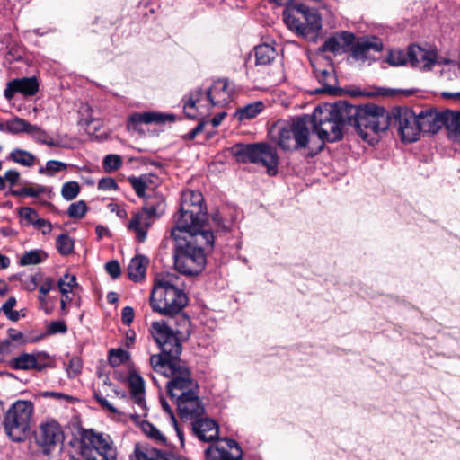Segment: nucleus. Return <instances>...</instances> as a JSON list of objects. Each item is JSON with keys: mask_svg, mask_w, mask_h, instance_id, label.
<instances>
[{"mask_svg": "<svg viewBox=\"0 0 460 460\" xmlns=\"http://www.w3.org/2000/svg\"><path fill=\"white\" fill-rule=\"evenodd\" d=\"M151 333L161 349L160 354L150 357L153 369L170 380L166 383L169 396L175 400L182 420L193 421L205 413V406L199 396V387L186 364L180 359L182 351L181 341L163 322H154Z\"/></svg>", "mask_w": 460, "mask_h": 460, "instance_id": "obj_1", "label": "nucleus"}, {"mask_svg": "<svg viewBox=\"0 0 460 460\" xmlns=\"http://www.w3.org/2000/svg\"><path fill=\"white\" fill-rule=\"evenodd\" d=\"M179 280L180 278L174 274L157 276L155 279L149 300L154 312L165 316L176 317L175 324L178 328L175 332L164 321L162 322L180 340L178 334H190V320L181 313L188 305V297L179 287Z\"/></svg>", "mask_w": 460, "mask_h": 460, "instance_id": "obj_2", "label": "nucleus"}, {"mask_svg": "<svg viewBox=\"0 0 460 460\" xmlns=\"http://www.w3.org/2000/svg\"><path fill=\"white\" fill-rule=\"evenodd\" d=\"M171 236L175 242L173 251L175 270L186 276L199 274L206 265L203 245L212 246L214 243L212 231L172 228Z\"/></svg>", "mask_w": 460, "mask_h": 460, "instance_id": "obj_3", "label": "nucleus"}, {"mask_svg": "<svg viewBox=\"0 0 460 460\" xmlns=\"http://www.w3.org/2000/svg\"><path fill=\"white\" fill-rule=\"evenodd\" d=\"M303 117L309 119V131L313 129L322 141L318 149L321 151L325 141L333 143L342 138L344 127L349 125L348 102L339 101L332 104L319 105L312 115Z\"/></svg>", "mask_w": 460, "mask_h": 460, "instance_id": "obj_4", "label": "nucleus"}, {"mask_svg": "<svg viewBox=\"0 0 460 460\" xmlns=\"http://www.w3.org/2000/svg\"><path fill=\"white\" fill-rule=\"evenodd\" d=\"M349 126H353L363 140L373 144L372 135H378L392 125L390 113L382 106L368 103L356 106L348 102Z\"/></svg>", "mask_w": 460, "mask_h": 460, "instance_id": "obj_5", "label": "nucleus"}, {"mask_svg": "<svg viewBox=\"0 0 460 460\" xmlns=\"http://www.w3.org/2000/svg\"><path fill=\"white\" fill-rule=\"evenodd\" d=\"M282 15L289 30L307 40H316L322 29V18L315 9L303 4H290Z\"/></svg>", "mask_w": 460, "mask_h": 460, "instance_id": "obj_6", "label": "nucleus"}, {"mask_svg": "<svg viewBox=\"0 0 460 460\" xmlns=\"http://www.w3.org/2000/svg\"><path fill=\"white\" fill-rule=\"evenodd\" d=\"M203 201L201 192L190 190L183 191L181 208L176 216V225L173 228L206 230L205 223L208 220V214Z\"/></svg>", "mask_w": 460, "mask_h": 460, "instance_id": "obj_7", "label": "nucleus"}, {"mask_svg": "<svg viewBox=\"0 0 460 460\" xmlns=\"http://www.w3.org/2000/svg\"><path fill=\"white\" fill-rule=\"evenodd\" d=\"M34 404L31 401L18 400L4 414V429L13 441L21 442L30 434L33 422Z\"/></svg>", "mask_w": 460, "mask_h": 460, "instance_id": "obj_8", "label": "nucleus"}, {"mask_svg": "<svg viewBox=\"0 0 460 460\" xmlns=\"http://www.w3.org/2000/svg\"><path fill=\"white\" fill-rule=\"evenodd\" d=\"M233 89L229 86L226 79H218L206 91L197 88L193 91L188 101L184 103L183 109L187 117L194 119L195 112L192 111L197 104L202 101H208L211 107H225L232 100Z\"/></svg>", "mask_w": 460, "mask_h": 460, "instance_id": "obj_9", "label": "nucleus"}, {"mask_svg": "<svg viewBox=\"0 0 460 460\" xmlns=\"http://www.w3.org/2000/svg\"><path fill=\"white\" fill-rule=\"evenodd\" d=\"M237 161L261 164L267 169L269 175L278 172L279 156L276 148L266 143L237 145L234 151Z\"/></svg>", "mask_w": 460, "mask_h": 460, "instance_id": "obj_10", "label": "nucleus"}, {"mask_svg": "<svg viewBox=\"0 0 460 460\" xmlns=\"http://www.w3.org/2000/svg\"><path fill=\"white\" fill-rule=\"evenodd\" d=\"M82 439V455L85 460H116L117 449L109 435L87 430Z\"/></svg>", "mask_w": 460, "mask_h": 460, "instance_id": "obj_11", "label": "nucleus"}, {"mask_svg": "<svg viewBox=\"0 0 460 460\" xmlns=\"http://www.w3.org/2000/svg\"><path fill=\"white\" fill-rule=\"evenodd\" d=\"M308 119L298 117L291 124L279 130L278 145L285 151L305 148L309 143L310 131Z\"/></svg>", "mask_w": 460, "mask_h": 460, "instance_id": "obj_12", "label": "nucleus"}, {"mask_svg": "<svg viewBox=\"0 0 460 460\" xmlns=\"http://www.w3.org/2000/svg\"><path fill=\"white\" fill-rule=\"evenodd\" d=\"M397 127L401 140L405 143L417 141L420 136V129L417 114L410 109H399L392 117V124Z\"/></svg>", "mask_w": 460, "mask_h": 460, "instance_id": "obj_13", "label": "nucleus"}, {"mask_svg": "<svg viewBox=\"0 0 460 460\" xmlns=\"http://www.w3.org/2000/svg\"><path fill=\"white\" fill-rule=\"evenodd\" d=\"M63 439L64 433L58 421L49 420L40 425L36 441L44 454H49Z\"/></svg>", "mask_w": 460, "mask_h": 460, "instance_id": "obj_14", "label": "nucleus"}, {"mask_svg": "<svg viewBox=\"0 0 460 460\" xmlns=\"http://www.w3.org/2000/svg\"><path fill=\"white\" fill-rule=\"evenodd\" d=\"M9 366L14 370L42 371L50 367V357L45 351L21 353L10 360Z\"/></svg>", "mask_w": 460, "mask_h": 460, "instance_id": "obj_15", "label": "nucleus"}, {"mask_svg": "<svg viewBox=\"0 0 460 460\" xmlns=\"http://www.w3.org/2000/svg\"><path fill=\"white\" fill-rule=\"evenodd\" d=\"M243 451L233 439H224L217 446H210L205 451L207 460H240Z\"/></svg>", "mask_w": 460, "mask_h": 460, "instance_id": "obj_16", "label": "nucleus"}, {"mask_svg": "<svg viewBox=\"0 0 460 460\" xmlns=\"http://www.w3.org/2000/svg\"><path fill=\"white\" fill-rule=\"evenodd\" d=\"M353 58L365 61L370 58V52H379L383 49L382 40L375 36L359 38L350 47Z\"/></svg>", "mask_w": 460, "mask_h": 460, "instance_id": "obj_17", "label": "nucleus"}, {"mask_svg": "<svg viewBox=\"0 0 460 460\" xmlns=\"http://www.w3.org/2000/svg\"><path fill=\"white\" fill-rule=\"evenodd\" d=\"M409 63L416 68L430 70L437 63V53L434 50H427L418 45L409 47Z\"/></svg>", "mask_w": 460, "mask_h": 460, "instance_id": "obj_18", "label": "nucleus"}, {"mask_svg": "<svg viewBox=\"0 0 460 460\" xmlns=\"http://www.w3.org/2000/svg\"><path fill=\"white\" fill-rule=\"evenodd\" d=\"M355 41V35L349 31H339L329 37L320 50L332 54L347 52Z\"/></svg>", "mask_w": 460, "mask_h": 460, "instance_id": "obj_19", "label": "nucleus"}, {"mask_svg": "<svg viewBox=\"0 0 460 460\" xmlns=\"http://www.w3.org/2000/svg\"><path fill=\"white\" fill-rule=\"evenodd\" d=\"M174 120L175 115L173 114H166L155 111L134 113L128 119V128L129 130H137V125L139 124H163L167 121L173 122Z\"/></svg>", "mask_w": 460, "mask_h": 460, "instance_id": "obj_20", "label": "nucleus"}, {"mask_svg": "<svg viewBox=\"0 0 460 460\" xmlns=\"http://www.w3.org/2000/svg\"><path fill=\"white\" fill-rule=\"evenodd\" d=\"M194 435L201 441H213L218 437V426L212 419L199 418L191 421Z\"/></svg>", "mask_w": 460, "mask_h": 460, "instance_id": "obj_21", "label": "nucleus"}, {"mask_svg": "<svg viewBox=\"0 0 460 460\" xmlns=\"http://www.w3.org/2000/svg\"><path fill=\"white\" fill-rule=\"evenodd\" d=\"M443 112H437L431 110L420 111L417 117L420 133L436 134L442 127Z\"/></svg>", "mask_w": 460, "mask_h": 460, "instance_id": "obj_22", "label": "nucleus"}, {"mask_svg": "<svg viewBox=\"0 0 460 460\" xmlns=\"http://www.w3.org/2000/svg\"><path fill=\"white\" fill-rule=\"evenodd\" d=\"M154 218L148 216L146 211H139L134 215L128 224V228L136 234L139 243H143L147 234V230L154 222Z\"/></svg>", "mask_w": 460, "mask_h": 460, "instance_id": "obj_23", "label": "nucleus"}, {"mask_svg": "<svg viewBox=\"0 0 460 460\" xmlns=\"http://www.w3.org/2000/svg\"><path fill=\"white\" fill-rule=\"evenodd\" d=\"M128 385L130 388V395L136 404L141 408H145V381L143 377L136 371H131L128 375Z\"/></svg>", "mask_w": 460, "mask_h": 460, "instance_id": "obj_24", "label": "nucleus"}, {"mask_svg": "<svg viewBox=\"0 0 460 460\" xmlns=\"http://www.w3.org/2000/svg\"><path fill=\"white\" fill-rule=\"evenodd\" d=\"M314 73L318 82L322 84V88L314 91L315 93L333 94L336 92L335 87H333L336 78L331 67L328 69L314 67Z\"/></svg>", "mask_w": 460, "mask_h": 460, "instance_id": "obj_25", "label": "nucleus"}, {"mask_svg": "<svg viewBox=\"0 0 460 460\" xmlns=\"http://www.w3.org/2000/svg\"><path fill=\"white\" fill-rule=\"evenodd\" d=\"M442 121L447 130L448 137L453 141L460 142V112L443 111Z\"/></svg>", "mask_w": 460, "mask_h": 460, "instance_id": "obj_26", "label": "nucleus"}, {"mask_svg": "<svg viewBox=\"0 0 460 460\" xmlns=\"http://www.w3.org/2000/svg\"><path fill=\"white\" fill-rule=\"evenodd\" d=\"M148 262V259L144 255H137L131 259L128 267V278L135 282L142 280L146 276Z\"/></svg>", "mask_w": 460, "mask_h": 460, "instance_id": "obj_27", "label": "nucleus"}, {"mask_svg": "<svg viewBox=\"0 0 460 460\" xmlns=\"http://www.w3.org/2000/svg\"><path fill=\"white\" fill-rule=\"evenodd\" d=\"M264 109V103L261 101L249 103L239 108L234 112V118L239 121L249 120L254 119Z\"/></svg>", "mask_w": 460, "mask_h": 460, "instance_id": "obj_28", "label": "nucleus"}, {"mask_svg": "<svg viewBox=\"0 0 460 460\" xmlns=\"http://www.w3.org/2000/svg\"><path fill=\"white\" fill-rule=\"evenodd\" d=\"M254 56L256 66H266L274 60L276 50L269 44H261L254 48Z\"/></svg>", "mask_w": 460, "mask_h": 460, "instance_id": "obj_29", "label": "nucleus"}, {"mask_svg": "<svg viewBox=\"0 0 460 460\" xmlns=\"http://www.w3.org/2000/svg\"><path fill=\"white\" fill-rule=\"evenodd\" d=\"M18 93L24 95H34L39 90V84L35 77H23L14 79Z\"/></svg>", "mask_w": 460, "mask_h": 460, "instance_id": "obj_30", "label": "nucleus"}, {"mask_svg": "<svg viewBox=\"0 0 460 460\" xmlns=\"http://www.w3.org/2000/svg\"><path fill=\"white\" fill-rule=\"evenodd\" d=\"M47 257V253L42 250H31L20 258L19 263L22 266L36 265L44 261Z\"/></svg>", "mask_w": 460, "mask_h": 460, "instance_id": "obj_31", "label": "nucleus"}, {"mask_svg": "<svg viewBox=\"0 0 460 460\" xmlns=\"http://www.w3.org/2000/svg\"><path fill=\"white\" fill-rule=\"evenodd\" d=\"M9 158L24 166H31L35 162V156L31 153L20 148L13 150L10 153Z\"/></svg>", "mask_w": 460, "mask_h": 460, "instance_id": "obj_32", "label": "nucleus"}, {"mask_svg": "<svg viewBox=\"0 0 460 460\" xmlns=\"http://www.w3.org/2000/svg\"><path fill=\"white\" fill-rule=\"evenodd\" d=\"M74 240L67 234H61L56 240V248L61 255H69L74 252Z\"/></svg>", "mask_w": 460, "mask_h": 460, "instance_id": "obj_33", "label": "nucleus"}, {"mask_svg": "<svg viewBox=\"0 0 460 460\" xmlns=\"http://www.w3.org/2000/svg\"><path fill=\"white\" fill-rule=\"evenodd\" d=\"M24 119L19 117L7 120L5 122L0 121V132L10 133V134H20L23 129Z\"/></svg>", "mask_w": 460, "mask_h": 460, "instance_id": "obj_34", "label": "nucleus"}, {"mask_svg": "<svg viewBox=\"0 0 460 460\" xmlns=\"http://www.w3.org/2000/svg\"><path fill=\"white\" fill-rule=\"evenodd\" d=\"M76 278L75 275L65 274L62 278L58 281V286L60 293L63 296L68 297V294L72 292L73 288L76 286Z\"/></svg>", "mask_w": 460, "mask_h": 460, "instance_id": "obj_35", "label": "nucleus"}, {"mask_svg": "<svg viewBox=\"0 0 460 460\" xmlns=\"http://www.w3.org/2000/svg\"><path fill=\"white\" fill-rule=\"evenodd\" d=\"M24 124L25 125L23 127H22L23 128L22 130V133L25 132V133L31 134L36 141H38L41 144H44V142H46V138L49 137L47 132H45L44 130H42L36 125L30 124L25 119H24Z\"/></svg>", "mask_w": 460, "mask_h": 460, "instance_id": "obj_36", "label": "nucleus"}, {"mask_svg": "<svg viewBox=\"0 0 460 460\" xmlns=\"http://www.w3.org/2000/svg\"><path fill=\"white\" fill-rule=\"evenodd\" d=\"M129 358V353L123 349H112L109 351V362L112 367H118Z\"/></svg>", "mask_w": 460, "mask_h": 460, "instance_id": "obj_37", "label": "nucleus"}, {"mask_svg": "<svg viewBox=\"0 0 460 460\" xmlns=\"http://www.w3.org/2000/svg\"><path fill=\"white\" fill-rule=\"evenodd\" d=\"M142 430L148 438L157 443L164 444L166 442V438L161 431L149 422H144L142 424Z\"/></svg>", "mask_w": 460, "mask_h": 460, "instance_id": "obj_38", "label": "nucleus"}, {"mask_svg": "<svg viewBox=\"0 0 460 460\" xmlns=\"http://www.w3.org/2000/svg\"><path fill=\"white\" fill-rule=\"evenodd\" d=\"M80 186L76 181H68L63 184L61 195L66 200H72L77 197Z\"/></svg>", "mask_w": 460, "mask_h": 460, "instance_id": "obj_39", "label": "nucleus"}, {"mask_svg": "<svg viewBox=\"0 0 460 460\" xmlns=\"http://www.w3.org/2000/svg\"><path fill=\"white\" fill-rule=\"evenodd\" d=\"M164 210V201L159 200L155 203H153L151 201H147L144 208H142V211H146L148 216L153 217L154 219L158 218Z\"/></svg>", "mask_w": 460, "mask_h": 460, "instance_id": "obj_40", "label": "nucleus"}, {"mask_svg": "<svg viewBox=\"0 0 460 460\" xmlns=\"http://www.w3.org/2000/svg\"><path fill=\"white\" fill-rule=\"evenodd\" d=\"M102 165L105 172H111L121 167L122 159L119 155H108L104 157Z\"/></svg>", "mask_w": 460, "mask_h": 460, "instance_id": "obj_41", "label": "nucleus"}, {"mask_svg": "<svg viewBox=\"0 0 460 460\" xmlns=\"http://www.w3.org/2000/svg\"><path fill=\"white\" fill-rule=\"evenodd\" d=\"M87 211L86 203L83 200L72 203L67 209V215L71 218H81Z\"/></svg>", "mask_w": 460, "mask_h": 460, "instance_id": "obj_42", "label": "nucleus"}, {"mask_svg": "<svg viewBox=\"0 0 460 460\" xmlns=\"http://www.w3.org/2000/svg\"><path fill=\"white\" fill-rule=\"evenodd\" d=\"M19 217L25 220L28 225H34L38 219L39 215L37 211L30 207H22L18 209Z\"/></svg>", "mask_w": 460, "mask_h": 460, "instance_id": "obj_43", "label": "nucleus"}, {"mask_svg": "<svg viewBox=\"0 0 460 460\" xmlns=\"http://www.w3.org/2000/svg\"><path fill=\"white\" fill-rule=\"evenodd\" d=\"M128 180L131 187L135 190L136 194L140 198L145 197L146 190V178L133 176V177H128Z\"/></svg>", "mask_w": 460, "mask_h": 460, "instance_id": "obj_44", "label": "nucleus"}, {"mask_svg": "<svg viewBox=\"0 0 460 460\" xmlns=\"http://www.w3.org/2000/svg\"><path fill=\"white\" fill-rule=\"evenodd\" d=\"M55 287V281L53 279L51 278H47L44 279V281L42 282V284L40 285V288H39V296H38V299L39 301L43 305V304H46L47 300H46V296L49 294V292L50 290H52Z\"/></svg>", "mask_w": 460, "mask_h": 460, "instance_id": "obj_45", "label": "nucleus"}, {"mask_svg": "<svg viewBox=\"0 0 460 460\" xmlns=\"http://www.w3.org/2000/svg\"><path fill=\"white\" fill-rule=\"evenodd\" d=\"M386 61L393 66H399L406 64V57L401 50H391L386 58Z\"/></svg>", "mask_w": 460, "mask_h": 460, "instance_id": "obj_46", "label": "nucleus"}, {"mask_svg": "<svg viewBox=\"0 0 460 460\" xmlns=\"http://www.w3.org/2000/svg\"><path fill=\"white\" fill-rule=\"evenodd\" d=\"M82 367H83L82 360L79 358H77V357L72 358L69 361L67 367H66L68 377L69 378L75 377L78 374L81 373Z\"/></svg>", "mask_w": 460, "mask_h": 460, "instance_id": "obj_47", "label": "nucleus"}, {"mask_svg": "<svg viewBox=\"0 0 460 460\" xmlns=\"http://www.w3.org/2000/svg\"><path fill=\"white\" fill-rule=\"evenodd\" d=\"M210 228H214L216 231L226 232L229 230V226L226 225L222 216L219 213H215L211 217V221L208 223Z\"/></svg>", "mask_w": 460, "mask_h": 460, "instance_id": "obj_48", "label": "nucleus"}, {"mask_svg": "<svg viewBox=\"0 0 460 460\" xmlns=\"http://www.w3.org/2000/svg\"><path fill=\"white\" fill-rule=\"evenodd\" d=\"M66 168V164L65 163L56 161V160H49L46 164V168H40L39 170L40 173L45 172V171H49L51 172H60L62 170H65Z\"/></svg>", "mask_w": 460, "mask_h": 460, "instance_id": "obj_49", "label": "nucleus"}, {"mask_svg": "<svg viewBox=\"0 0 460 460\" xmlns=\"http://www.w3.org/2000/svg\"><path fill=\"white\" fill-rule=\"evenodd\" d=\"M93 397L102 407V409L110 411L111 413H119L118 410L113 405H111L109 401L101 394L100 392L94 391Z\"/></svg>", "mask_w": 460, "mask_h": 460, "instance_id": "obj_50", "label": "nucleus"}, {"mask_svg": "<svg viewBox=\"0 0 460 460\" xmlns=\"http://www.w3.org/2000/svg\"><path fill=\"white\" fill-rule=\"evenodd\" d=\"M66 330V325L62 321L51 322L47 328V332L49 334L65 333Z\"/></svg>", "mask_w": 460, "mask_h": 460, "instance_id": "obj_51", "label": "nucleus"}, {"mask_svg": "<svg viewBox=\"0 0 460 460\" xmlns=\"http://www.w3.org/2000/svg\"><path fill=\"white\" fill-rule=\"evenodd\" d=\"M105 270L113 279L119 278L121 273L120 265L117 261H108L105 265Z\"/></svg>", "mask_w": 460, "mask_h": 460, "instance_id": "obj_52", "label": "nucleus"}, {"mask_svg": "<svg viewBox=\"0 0 460 460\" xmlns=\"http://www.w3.org/2000/svg\"><path fill=\"white\" fill-rule=\"evenodd\" d=\"M135 313L131 306H125L121 312V321L123 324L128 326L134 320Z\"/></svg>", "mask_w": 460, "mask_h": 460, "instance_id": "obj_53", "label": "nucleus"}, {"mask_svg": "<svg viewBox=\"0 0 460 460\" xmlns=\"http://www.w3.org/2000/svg\"><path fill=\"white\" fill-rule=\"evenodd\" d=\"M98 188L102 190H116L118 188V185L114 179L107 177L102 178L98 182Z\"/></svg>", "mask_w": 460, "mask_h": 460, "instance_id": "obj_54", "label": "nucleus"}, {"mask_svg": "<svg viewBox=\"0 0 460 460\" xmlns=\"http://www.w3.org/2000/svg\"><path fill=\"white\" fill-rule=\"evenodd\" d=\"M33 226L37 229H41L43 234H49L52 228V226L49 221L40 218V217L35 221Z\"/></svg>", "mask_w": 460, "mask_h": 460, "instance_id": "obj_55", "label": "nucleus"}, {"mask_svg": "<svg viewBox=\"0 0 460 460\" xmlns=\"http://www.w3.org/2000/svg\"><path fill=\"white\" fill-rule=\"evenodd\" d=\"M27 197H38L48 190V188L39 184L27 186Z\"/></svg>", "mask_w": 460, "mask_h": 460, "instance_id": "obj_56", "label": "nucleus"}, {"mask_svg": "<svg viewBox=\"0 0 460 460\" xmlns=\"http://www.w3.org/2000/svg\"><path fill=\"white\" fill-rule=\"evenodd\" d=\"M81 113L83 116H85L84 119L86 125H90L96 119V118L93 116V110L89 104L82 105Z\"/></svg>", "mask_w": 460, "mask_h": 460, "instance_id": "obj_57", "label": "nucleus"}, {"mask_svg": "<svg viewBox=\"0 0 460 460\" xmlns=\"http://www.w3.org/2000/svg\"><path fill=\"white\" fill-rule=\"evenodd\" d=\"M3 178L4 179V182L7 181L13 186L18 181L20 178V173L16 170H8L7 172H5L4 176Z\"/></svg>", "mask_w": 460, "mask_h": 460, "instance_id": "obj_58", "label": "nucleus"}, {"mask_svg": "<svg viewBox=\"0 0 460 460\" xmlns=\"http://www.w3.org/2000/svg\"><path fill=\"white\" fill-rule=\"evenodd\" d=\"M15 93H18V90H17V86L15 84V81L13 80L7 84V86L4 89V94L7 100H11L13 97Z\"/></svg>", "mask_w": 460, "mask_h": 460, "instance_id": "obj_59", "label": "nucleus"}, {"mask_svg": "<svg viewBox=\"0 0 460 460\" xmlns=\"http://www.w3.org/2000/svg\"><path fill=\"white\" fill-rule=\"evenodd\" d=\"M161 405L164 412L167 413L171 423L175 424L176 418L169 403L164 399H161Z\"/></svg>", "mask_w": 460, "mask_h": 460, "instance_id": "obj_60", "label": "nucleus"}, {"mask_svg": "<svg viewBox=\"0 0 460 460\" xmlns=\"http://www.w3.org/2000/svg\"><path fill=\"white\" fill-rule=\"evenodd\" d=\"M16 305V298L13 296L9 297L6 302L2 305L1 310L4 312V314H7L10 311H13V308Z\"/></svg>", "mask_w": 460, "mask_h": 460, "instance_id": "obj_61", "label": "nucleus"}, {"mask_svg": "<svg viewBox=\"0 0 460 460\" xmlns=\"http://www.w3.org/2000/svg\"><path fill=\"white\" fill-rule=\"evenodd\" d=\"M13 348L12 341L10 340H4L0 342V354L2 356L11 352Z\"/></svg>", "mask_w": 460, "mask_h": 460, "instance_id": "obj_62", "label": "nucleus"}, {"mask_svg": "<svg viewBox=\"0 0 460 460\" xmlns=\"http://www.w3.org/2000/svg\"><path fill=\"white\" fill-rule=\"evenodd\" d=\"M208 122L200 121L190 133L189 137L190 139L195 138L201 131H203Z\"/></svg>", "mask_w": 460, "mask_h": 460, "instance_id": "obj_63", "label": "nucleus"}, {"mask_svg": "<svg viewBox=\"0 0 460 460\" xmlns=\"http://www.w3.org/2000/svg\"><path fill=\"white\" fill-rule=\"evenodd\" d=\"M7 332L10 341H19L23 338V334L18 330L10 328Z\"/></svg>", "mask_w": 460, "mask_h": 460, "instance_id": "obj_64", "label": "nucleus"}]
</instances>
